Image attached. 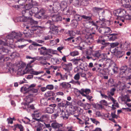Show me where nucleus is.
<instances>
[{
    "label": "nucleus",
    "instance_id": "412c9836",
    "mask_svg": "<svg viewBox=\"0 0 131 131\" xmlns=\"http://www.w3.org/2000/svg\"><path fill=\"white\" fill-rule=\"evenodd\" d=\"M17 19L18 21H20L23 22H27L28 20V18L24 16L19 17Z\"/></svg>",
    "mask_w": 131,
    "mask_h": 131
},
{
    "label": "nucleus",
    "instance_id": "473e14b6",
    "mask_svg": "<svg viewBox=\"0 0 131 131\" xmlns=\"http://www.w3.org/2000/svg\"><path fill=\"white\" fill-rule=\"evenodd\" d=\"M26 66V64L24 63H22L20 66L18 67V72H23L22 71V69L23 68H24Z\"/></svg>",
    "mask_w": 131,
    "mask_h": 131
},
{
    "label": "nucleus",
    "instance_id": "338daca9",
    "mask_svg": "<svg viewBox=\"0 0 131 131\" xmlns=\"http://www.w3.org/2000/svg\"><path fill=\"white\" fill-rule=\"evenodd\" d=\"M76 109V111H77L78 112H82L83 111V110L82 109H81L80 108L78 107H77Z\"/></svg>",
    "mask_w": 131,
    "mask_h": 131
},
{
    "label": "nucleus",
    "instance_id": "f03ea898",
    "mask_svg": "<svg viewBox=\"0 0 131 131\" xmlns=\"http://www.w3.org/2000/svg\"><path fill=\"white\" fill-rule=\"evenodd\" d=\"M22 34L20 32L19 33H16L15 32H12L10 34L6 36L7 40L6 41L10 42H13L14 41V38H17L19 37L22 36Z\"/></svg>",
    "mask_w": 131,
    "mask_h": 131
},
{
    "label": "nucleus",
    "instance_id": "a211bd4d",
    "mask_svg": "<svg viewBox=\"0 0 131 131\" xmlns=\"http://www.w3.org/2000/svg\"><path fill=\"white\" fill-rule=\"evenodd\" d=\"M50 106H52L53 108H51L50 107H48L46 108V112L48 113L51 114L53 112V108L56 106V104H53V105L50 104L49 105Z\"/></svg>",
    "mask_w": 131,
    "mask_h": 131
},
{
    "label": "nucleus",
    "instance_id": "c85d7f7f",
    "mask_svg": "<svg viewBox=\"0 0 131 131\" xmlns=\"http://www.w3.org/2000/svg\"><path fill=\"white\" fill-rule=\"evenodd\" d=\"M78 25V23L77 20L73 19L72 20L71 25L73 28H76Z\"/></svg>",
    "mask_w": 131,
    "mask_h": 131
},
{
    "label": "nucleus",
    "instance_id": "4be33fe9",
    "mask_svg": "<svg viewBox=\"0 0 131 131\" xmlns=\"http://www.w3.org/2000/svg\"><path fill=\"white\" fill-rule=\"evenodd\" d=\"M100 51H94L92 53V54L93 56L96 59L98 58L101 55L100 53Z\"/></svg>",
    "mask_w": 131,
    "mask_h": 131
},
{
    "label": "nucleus",
    "instance_id": "864d4df0",
    "mask_svg": "<svg viewBox=\"0 0 131 131\" xmlns=\"http://www.w3.org/2000/svg\"><path fill=\"white\" fill-rule=\"evenodd\" d=\"M46 87L47 89L52 90L54 88V86L52 84H49L47 85Z\"/></svg>",
    "mask_w": 131,
    "mask_h": 131
},
{
    "label": "nucleus",
    "instance_id": "bb28decb",
    "mask_svg": "<svg viewBox=\"0 0 131 131\" xmlns=\"http://www.w3.org/2000/svg\"><path fill=\"white\" fill-rule=\"evenodd\" d=\"M27 100H25L26 103H23L22 104L25 106L27 105L28 107L29 106V104L32 103L33 101V99H26Z\"/></svg>",
    "mask_w": 131,
    "mask_h": 131
},
{
    "label": "nucleus",
    "instance_id": "aec40b11",
    "mask_svg": "<svg viewBox=\"0 0 131 131\" xmlns=\"http://www.w3.org/2000/svg\"><path fill=\"white\" fill-rule=\"evenodd\" d=\"M60 85L64 89H68L71 88V85L69 83L63 82L60 83Z\"/></svg>",
    "mask_w": 131,
    "mask_h": 131
},
{
    "label": "nucleus",
    "instance_id": "4468645a",
    "mask_svg": "<svg viewBox=\"0 0 131 131\" xmlns=\"http://www.w3.org/2000/svg\"><path fill=\"white\" fill-rule=\"evenodd\" d=\"M52 19L54 22H58L62 20V18L58 15H53L52 16Z\"/></svg>",
    "mask_w": 131,
    "mask_h": 131
},
{
    "label": "nucleus",
    "instance_id": "ddd939ff",
    "mask_svg": "<svg viewBox=\"0 0 131 131\" xmlns=\"http://www.w3.org/2000/svg\"><path fill=\"white\" fill-rule=\"evenodd\" d=\"M53 6L52 7V10L54 13L57 12L60 9V4L58 2L54 3L53 5Z\"/></svg>",
    "mask_w": 131,
    "mask_h": 131
},
{
    "label": "nucleus",
    "instance_id": "3c124183",
    "mask_svg": "<svg viewBox=\"0 0 131 131\" xmlns=\"http://www.w3.org/2000/svg\"><path fill=\"white\" fill-rule=\"evenodd\" d=\"M36 59L38 60L39 61L42 60L45 61V60L44 56L37 57H36Z\"/></svg>",
    "mask_w": 131,
    "mask_h": 131
},
{
    "label": "nucleus",
    "instance_id": "f704fd0d",
    "mask_svg": "<svg viewBox=\"0 0 131 131\" xmlns=\"http://www.w3.org/2000/svg\"><path fill=\"white\" fill-rule=\"evenodd\" d=\"M59 124L57 123H53L51 124V126L54 129H58L59 128Z\"/></svg>",
    "mask_w": 131,
    "mask_h": 131
},
{
    "label": "nucleus",
    "instance_id": "79ce46f5",
    "mask_svg": "<svg viewBox=\"0 0 131 131\" xmlns=\"http://www.w3.org/2000/svg\"><path fill=\"white\" fill-rule=\"evenodd\" d=\"M91 35L89 34H85L84 38L86 39H92V37L91 36Z\"/></svg>",
    "mask_w": 131,
    "mask_h": 131
},
{
    "label": "nucleus",
    "instance_id": "6ab92c4d",
    "mask_svg": "<svg viewBox=\"0 0 131 131\" xmlns=\"http://www.w3.org/2000/svg\"><path fill=\"white\" fill-rule=\"evenodd\" d=\"M128 68L127 67L126 65L123 66L121 67L120 69V73L121 74L123 75L125 74L126 72L128 70Z\"/></svg>",
    "mask_w": 131,
    "mask_h": 131
},
{
    "label": "nucleus",
    "instance_id": "9b49d317",
    "mask_svg": "<svg viewBox=\"0 0 131 131\" xmlns=\"http://www.w3.org/2000/svg\"><path fill=\"white\" fill-rule=\"evenodd\" d=\"M30 23L31 24H34V25H32L30 27V28L32 29V30H33L35 31L38 29L42 28V27L40 26L35 25H36L38 23V22L37 21H34L33 20L31 19L30 20Z\"/></svg>",
    "mask_w": 131,
    "mask_h": 131
},
{
    "label": "nucleus",
    "instance_id": "2f4dec72",
    "mask_svg": "<svg viewBox=\"0 0 131 131\" xmlns=\"http://www.w3.org/2000/svg\"><path fill=\"white\" fill-rule=\"evenodd\" d=\"M103 9L102 8H99L98 7H94L92 9V11L95 12H96L99 14L100 11Z\"/></svg>",
    "mask_w": 131,
    "mask_h": 131
},
{
    "label": "nucleus",
    "instance_id": "a19ab883",
    "mask_svg": "<svg viewBox=\"0 0 131 131\" xmlns=\"http://www.w3.org/2000/svg\"><path fill=\"white\" fill-rule=\"evenodd\" d=\"M19 3V5L17 6V8L25 9V5L24 4V3H22L21 4L20 3Z\"/></svg>",
    "mask_w": 131,
    "mask_h": 131
},
{
    "label": "nucleus",
    "instance_id": "13d9d810",
    "mask_svg": "<svg viewBox=\"0 0 131 131\" xmlns=\"http://www.w3.org/2000/svg\"><path fill=\"white\" fill-rule=\"evenodd\" d=\"M35 120L38 122L37 123L38 124V126H40V125H41V124L40 123H39V122H43L44 121L43 120H42L41 119V118H40L39 119H35Z\"/></svg>",
    "mask_w": 131,
    "mask_h": 131
},
{
    "label": "nucleus",
    "instance_id": "e433bc0d",
    "mask_svg": "<svg viewBox=\"0 0 131 131\" xmlns=\"http://www.w3.org/2000/svg\"><path fill=\"white\" fill-rule=\"evenodd\" d=\"M47 99H41L40 102L41 104L44 105H46L47 104Z\"/></svg>",
    "mask_w": 131,
    "mask_h": 131
},
{
    "label": "nucleus",
    "instance_id": "20e7f679",
    "mask_svg": "<svg viewBox=\"0 0 131 131\" xmlns=\"http://www.w3.org/2000/svg\"><path fill=\"white\" fill-rule=\"evenodd\" d=\"M40 55L44 56H47L49 53H53V51L50 49H47L45 47H41L38 49Z\"/></svg>",
    "mask_w": 131,
    "mask_h": 131
},
{
    "label": "nucleus",
    "instance_id": "39448f33",
    "mask_svg": "<svg viewBox=\"0 0 131 131\" xmlns=\"http://www.w3.org/2000/svg\"><path fill=\"white\" fill-rule=\"evenodd\" d=\"M115 55L117 58H120L125 55V52L121 49V47H117L113 50Z\"/></svg>",
    "mask_w": 131,
    "mask_h": 131
},
{
    "label": "nucleus",
    "instance_id": "0eeeda50",
    "mask_svg": "<svg viewBox=\"0 0 131 131\" xmlns=\"http://www.w3.org/2000/svg\"><path fill=\"white\" fill-rule=\"evenodd\" d=\"M74 15V19L73 20H77V22L81 20L82 18L85 19H88L89 20H91L92 19L90 17L86 16L85 15H81L76 14V13Z\"/></svg>",
    "mask_w": 131,
    "mask_h": 131
},
{
    "label": "nucleus",
    "instance_id": "393cba45",
    "mask_svg": "<svg viewBox=\"0 0 131 131\" xmlns=\"http://www.w3.org/2000/svg\"><path fill=\"white\" fill-rule=\"evenodd\" d=\"M29 48L30 50H36L37 47L36 46V43L35 42H33L29 46Z\"/></svg>",
    "mask_w": 131,
    "mask_h": 131
},
{
    "label": "nucleus",
    "instance_id": "09e8293b",
    "mask_svg": "<svg viewBox=\"0 0 131 131\" xmlns=\"http://www.w3.org/2000/svg\"><path fill=\"white\" fill-rule=\"evenodd\" d=\"M124 18L126 20H131V16L129 15L128 13H126Z\"/></svg>",
    "mask_w": 131,
    "mask_h": 131
},
{
    "label": "nucleus",
    "instance_id": "4d7b16f0",
    "mask_svg": "<svg viewBox=\"0 0 131 131\" xmlns=\"http://www.w3.org/2000/svg\"><path fill=\"white\" fill-rule=\"evenodd\" d=\"M70 83H71L74 84H77L78 85H80V83L78 81H74L72 80L70 82Z\"/></svg>",
    "mask_w": 131,
    "mask_h": 131
},
{
    "label": "nucleus",
    "instance_id": "1a4fd4ad",
    "mask_svg": "<svg viewBox=\"0 0 131 131\" xmlns=\"http://www.w3.org/2000/svg\"><path fill=\"white\" fill-rule=\"evenodd\" d=\"M116 13L115 15L122 17H124L125 15L126 14V11L124 9L121 8L117 9L116 11Z\"/></svg>",
    "mask_w": 131,
    "mask_h": 131
},
{
    "label": "nucleus",
    "instance_id": "ea45409f",
    "mask_svg": "<svg viewBox=\"0 0 131 131\" xmlns=\"http://www.w3.org/2000/svg\"><path fill=\"white\" fill-rule=\"evenodd\" d=\"M28 0L29 1V3H30L33 6H37L38 5V3L34 0Z\"/></svg>",
    "mask_w": 131,
    "mask_h": 131
},
{
    "label": "nucleus",
    "instance_id": "cd10ccee",
    "mask_svg": "<svg viewBox=\"0 0 131 131\" xmlns=\"http://www.w3.org/2000/svg\"><path fill=\"white\" fill-rule=\"evenodd\" d=\"M116 89L115 88H113L111 89L110 90V92L109 93V94H108V96L109 98H113L112 96H113L114 94V92L116 91Z\"/></svg>",
    "mask_w": 131,
    "mask_h": 131
},
{
    "label": "nucleus",
    "instance_id": "5701e85b",
    "mask_svg": "<svg viewBox=\"0 0 131 131\" xmlns=\"http://www.w3.org/2000/svg\"><path fill=\"white\" fill-rule=\"evenodd\" d=\"M33 70V69H32L25 68V70H23L22 73H21V75L22 76L26 73H30L31 74V72H32Z\"/></svg>",
    "mask_w": 131,
    "mask_h": 131
},
{
    "label": "nucleus",
    "instance_id": "dca6fc26",
    "mask_svg": "<svg viewBox=\"0 0 131 131\" xmlns=\"http://www.w3.org/2000/svg\"><path fill=\"white\" fill-rule=\"evenodd\" d=\"M60 117H62L63 119L66 118V119H68L69 116L70 115L69 113L68 112H65L63 110L61 111V113L60 114Z\"/></svg>",
    "mask_w": 131,
    "mask_h": 131
},
{
    "label": "nucleus",
    "instance_id": "72a5a7b5",
    "mask_svg": "<svg viewBox=\"0 0 131 131\" xmlns=\"http://www.w3.org/2000/svg\"><path fill=\"white\" fill-rule=\"evenodd\" d=\"M32 5L30 3L25 5V9L26 10H29V12H30L31 8L32 7Z\"/></svg>",
    "mask_w": 131,
    "mask_h": 131
},
{
    "label": "nucleus",
    "instance_id": "9d476101",
    "mask_svg": "<svg viewBox=\"0 0 131 131\" xmlns=\"http://www.w3.org/2000/svg\"><path fill=\"white\" fill-rule=\"evenodd\" d=\"M113 86L117 87V88H118L119 90L122 91H123L126 87L127 88H129V87H127L124 83L121 82L120 81H119L117 84H114Z\"/></svg>",
    "mask_w": 131,
    "mask_h": 131
},
{
    "label": "nucleus",
    "instance_id": "de8ad7c7",
    "mask_svg": "<svg viewBox=\"0 0 131 131\" xmlns=\"http://www.w3.org/2000/svg\"><path fill=\"white\" fill-rule=\"evenodd\" d=\"M99 32L102 34H105L104 27H102L100 28L98 30Z\"/></svg>",
    "mask_w": 131,
    "mask_h": 131
},
{
    "label": "nucleus",
    "instance_id": "2eb2a0df",
    "mask_svg": "<svg viewBox=\"0 0 131 131\" xmlns=\"http://www.w3.org/2000/svg\"><path fill=\"white\" fill-rule=\"evenodd\" d=\"M58 28V26L54 25L53 26H51L50 28V31L54 34H57L59 31Z\"/></svg>",
    "mask_w": 131,
    "mask_h": 131
},
{
    "label": "nucleus",
    "instance_id": "774afa93",
    "mask_svg": "<svg viewBox=\"0 0 131 131\" xmlns=\"http://www.w3.org/2000/svg\"><path fill=\"white\" fill-rule=\"evenodd\" d=\"M48 56L45 57V60H47L49 59L50 58H51V57L52 56V55H51L49 53V54H48Z\"/></svg>",
    "mask_w": 131,
    "mask_h": 131
},
{
    "label": "nucleus",
    "instance_id": "37998d69",
    "mask_svg": "<svg viewBox=\"0 0 131 131\" xmlns=\"http://www.w3.org/2000/svg\"><path fill=\"white\" fill-rule=\"evenodd\" d=\"M114 64V63L113 62V61H112L111 62V63L108 66V68H107L106 69H103V71L104 72H105V71H108V73H110V70H109V67H111L112 66V65H113Z\"/></svg>",
    "mask_w": 131,
    "mask_h": 131
},
{
    "label": "nucleus",
    "instance_id": "58836bf2",
    "mask_svg": "<svg viewBox=\"0 0 131 131\" xmlns=\"http://www.w3.org/2000/svg\"><path fill=\"white\" fill-rule=\"evenodd\" d=\"M119 44V43L118 42H116L111 43H110L109 45L110 46L111 48H113L118 46Z\"/></svg>",
    "mask_w": 131,
    "mask_h": 131
},
{
    "label": "nucleus",
    "instance_id": "c03bdc74",
    "mask_svg": "<svg viewBox=\"0 0 131 131\" xmlns=\"http://www.w3.org/2000/svg\"><path fill=\"white\" fill-rule=\"evenodd\" d=\"M15 39H17V41H16L15 42H21L26 41L25 39H24L23 38H19L18 37L17 38H14V40Z\"/></svg>",
    "mask_w": 131,
    "mask_h": 131
},
{
    "label": "nucleus",
    "instance_id": "603ef678",
    "mask_svg": "<svg viewBox=\"0 0 131 131\" xmlns=\"http://www.w3.org/2000/svg\"><path fill=\"white\" fill-rule=\"evenodd\" d=\"M91 105H92L93 106L94 108H95L97 109H99V104L91 103Z\"/></svg>",
    "mask_w": 131,
    "mask_h": 131
},
{
    "label": "nucleus",
    "instance_id": "e2e57ef3",
    "mask_svg": "<svg viewBox=\"0 0 131 131\" xmlns=\"http://www.w3.org/2000/svg\"><path fill=\"white\" fill-rule=\"evenodd\" d=\"M111 115L112 118H115L117 119L118 117L117 115H116L115 114H113V112L111 113Z\"/></svg>",
    "mask_w": 131,
    "mask_h": 131
},
{
    "label": "nucleus",
    "instance_id": "c9c22d12",
    "mask_svg": "<svg viewBox=\"0 0 131 131\" xmlns=\"http://www.w3.org/2000/svg\"><path fill=\"white\" fill-rule=\"evenodd\" d=\"M72 64L71 63H70L68 64H67V71L69 72L72 69Z\"/></svg>",
    "mask_w": 131,
    "mask_h": 131
},
{
    "label": "nucleus",
    "instance_id": "b1692460",
    "mask_svg": "<svg viewBox=\"0 0 131 131\" xmlns=\"http://www.w3.org/2000/svg\"><path fill=\"white\" fill-rule=\"evenodd\" d=\"M45 25L50 28L51 26H53L54 25V22L52 20H48L46 22Z\"/></svg>",
    "mask_w": 131,
    "mask_h": 131
},
{
    "label": "nucleus",
    "instance_id": "680f3d73",
    "mask_svg": "<svg viewBox=\"0 0 131 131\" xmlns=\"http://www.w3.org/2000/svg\"><path fill=\"white\" fill-rule=\"evenodd\" d=\"M31 74H33L34 75H37L39 74H40L41 73V72H38V71H34L32 70V72H31Z\"/></svg>",
    "mask_w": 131,
    "mask_h": 131
},
{
    "label": "nucleus",
    "instance_id": "6e6552de",
    "mask_svg": "<svg viewBox=\"0 0 131 131\" xmlns=\"http://www.w3.org/2000/svg\"><path fill=\"white\" fill-rule=\"evenodd\" d=\"M62 13L64 15H74L76 14V11L75 9H73L72 7L69 6L68 8L67 7L66 9L64 10Z\"/></svg>",
    "mask_w": 131,
    "mask_h": 131
},
{
    "label": "nucleus",
    "instance_id": "a18cd8bd",
    "mask_svg": "<svg viewBox=\"0 0 131 131\" xmlns=\"http://www.w3.org/2000/svg\"><path fill=\"white\" fill-rule=\"evenodd\" d=\"M79 54V52L77 51H75L70 53V55L72 56H75L78 55Z\"/></svg>",
    "mask_w": 131,
    "mask_h": 131
},
{
    "label": "nucleus",
    "instance_id": "f8f14e48",
    "mask_svg": "<svg viewBox=\"0 0 131 131\" xmlns=\"http://www.w3.org/2000/svg\"><path fill=\"white\" fill-rule=\"evenodd\" d=\"M105 39L102 40L100 39H98L97 40V43H98L102 44L103 46L101 47V49L102 50L103 49L106 47L108 46L110 44L108 42H105Z\"/></svg>",
    "mask_w": 131,
    "mask_h": 131
},
{
    "label": "nucleus",
    "instance_id": "423d86ee",
    "mask_svg": "<svg viewBox=\"0 0 131 131\" xmlns=\"http://www.w3.org/2000/svg\"><path fill=\"white\" fill-rule=\"evenodd\" d=\"M7 43L1 40H0V55L2 54L3 55L8 53L9 50L7 48L2 47L3 45L6 46Z\"/></svg>",
    "mask_w": 131,
    "mask_h": 131
},
{
    "label": "nucleus",
    "instance_id": "7c9ffc66",
    "mask_svg": "<svg viewBox=\"0 0 131 131\" xmlns=\"http://www.w3.org/2000/svg\"><path fill=\"white\" fill-rule=\"evenodd\" d=\"M55 93L52 91H49L46 93L45 94V96L47 97L51 96H53L54 95Z\"/></svg>",
    "mask_w": 131,
    "mask_h": 131
},
{
    "label": "nucleus",
    "instance_id": "f3484780",
    "mask_svg": "<svg viewBox=\"0 0 131 131\" xmlns=\"http://www.w3.org/2000/svg\"><path fill=\"white\" fill-rule=\"evenodd\" d=\"M67 7V4L65 1H62L60 4V7L61 10L62 11L66 9V8Z\"/></svg>",
    "mask_w": 131,
    "mask_h": 131
},
{
    "label": "nucleus",
    "instance_id": "8fccbe9b",
    "mask_svg": "<svg viewBox=\"0 0 131 131\" xmlns=\"http://www.w3.org/2000/svg\"><path fill=\"white\" fill-rule=\"evenodd\" d=\"M69 34L70 36L73 37L75 35V32L73 30H69L68 31Z\"/></svg>",
    "mask_w": 131,
    "mask_h": 131
},
{
    "label": "nucleus",
    "instance_id": "bf43d9fd",
    "mask_svg": "<svg viewBox=\"0 0 131 131\" xmlns=\"http://www.w3.org/2000/svg\"><path fill=\"white\" fill-rule=\"evenodd\" d=\"M63 69L65 71H67V64L62 63L61 64Z\"/></svg>",
    "mask_w": 131,
    "mask_h": 131
},
{
    "label": "nucleus",
    "instance_id": "4c0bfd02",
    "mask_svg": "<svg viewBox=\"0 0 131 131\" xmlns=\"http://www.w3.org/2000/svg\"><path fill=\"white\" fill-rule=\"evenodd\" d=\"M77 106H73L72 105L69 106V110L71 111H73L74 112L76 111V109L77 108Z\"/></svg>",
    "mask_w": 131,
    "mask_h": 131
},
{
    "label": "nucleus",
    "instance_id": "49530a36",
    "mask_svg": "<svg viewBox=\"0 0 131 131\" xmlns=\"http://www.w3.org/2000/svg\"><path fill=\"white\" fill-rule=\"evenodd\" d=\"M104 27L105 34L106 33L110 32V31H112L110 28L107 27Z\"/></svg>",
    "mask_w": 131,
    "mask_h": 131
},
{
    "label": "nucleus",
    "instance_id": "69168bd1",
    "mask_svg": "<svg viewBox=\"0 0 131 131\" xmlns=\"http://www.w3.org/2000/svg\"><path fill=\"white\" fill-rule=\"evenodd\" d=\"M35 96V95L31 94H29V93H27L26 94V97H28V98H31L30 97H29V96H31L32 97H34Z\"/></svg>",
    "mask_w": 131,
    "mask_h": 131
},
{
    "label": "nucleus",
    "instance_id": "0e129e2a",
    "mask_svg": "<svg viewBox=\"0 0 131 131\" xmlns=\"http://www.w3.org/2000/svg\"><path fill=\"white\" fill-rule=\"evenodd\" d=\"M28 86H29V85H27V86L26 87H24L23 89H24V90L25 91H29L30 90L29 88H28Z\"/></svg>",
    "mask_w": 131,
    "mask_h": 131
},
{
    "label": "nucleus",
    "instance_id": "5fc2aeb1",
    "mask_svg": "<svg viewBox=\"0 0 131 131\" xmlns=\"http://www.w3.org/2000/svg\"><path fill=\"white\" fill-rule=\"evenodd\" d=\"M100 103L101 104H102L105 106H107L108 105L106 101L105 100H103L101 101L100 102Z\"/></svg>",
    "mask_w": 131,
    "mask_h": 131
},
{
    "label": "nucleus",
    "instance_id": "c756f323",
    "mask_svg": "<svg viewBox=\"0 0 131 131\" xmlns=\"http://www.w3.org/2000/svg\"><path fill=\"white\" fill-rule=\"evenodd\" d=\"M57 110L58 111L56 113L52 115V119H55L57 118V117L60 116V114L61 113V110Z\"/></svg>",
    "mask_w": 131,
    "mask_h": 131
},
{
    "label": "nucleus",
    "instance_id": "6e6d98bb",
    "mask_svg": "<svg viewBox=\"0 0 131 131\" xmlns=\"http://www.w3.org/2000/svg\"><path fill=\"white\" fill-rule=\"evenodd\" d=\"M80 74L79 73H77L75 75L74 77V79L77 80H79L80 79Z\"/></svg>",
    "mask_w": 131,
    "mask_h": 131
},
{
    "label": "nucleus",
    "instance_id": "7ed1b4c3",
    "mask_svg": "<svg viewBox=\"0 0 131 131\" xmlns=\"http://www.w3.org/2000/svg\"><path fill=\"white\" fill-rule=\"evenodd\" d=\"M77 90V92H79L82 96L86 98H92V97L90 96L89 94L91 92V90L88 89H82L80 90L77 89H75Z\"/></svg>",
    "mask_w": 131,
    "mask_h": 131
},
{
    "label": "nucleus",
    "instance_id": "052dcab7",
    "mask_svg": "<svg viewBox=\"0 0 131 131\" xmlns=\"http://www.w3.org/2000/svg\"><path fill=\"white\" fill-rule=\"evenodd\" d=\"M30 91L32 92L33 93H36L38 92V90L32 88L30 89Z\"/></svg>",
    "mask_w": 131,
    "mask_h": 131
},
{
    "label": "nucleus",
    "instance_id": "a878e982",
    "mask_svg": "<svg viewBox=\"0 0 131 131\" xmlns=\"http://www.w3.org/2000/svg\"><path fill=\"white\" fill-rule=\"evenodd\" d=\"M117 35V34H109V35L112 36L111 37L108 36V38L110 40H114L115 39L117 38L116 36Z\"/></svg>",
    "mask_w": 131,
    "mask_h": 131
},
{
    "label": "nucleus",
    "instance_id": "f257e3e1",
    "mask_svg": "<svg viewBox=\"0 0 131 131\" xmlns=\"http://www.w3.org/2000/svg\"><path fill=\"white\" fill-rule=\"evenodd\" d=\"M29 12L31 16L32 14H34L35 17L39 19H42V16L45 13V11L42 8H39L37 7L33 6Z\"/></svg>",
    "mask_w": 131,
    "mask_h": 131
}]
</instances>
